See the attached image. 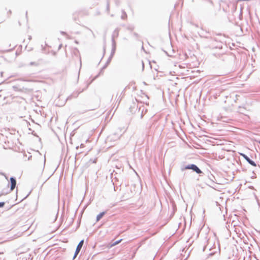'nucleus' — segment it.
Listing matches in <instances>:
<instances>
[{
  "label": "nucleus",
  "mask_w": 260,
  "mask_h": 260,
  "mask_svg": "<svg viewBox=\"0 0 260 260\" xmlns=\"http://www.w3.org/2000/svg\"><path fill=\"white\" fill-rule=\"evenodd\" d=\"M185 169H191L193 171L196 172L198 174H201L202 173V171L195 165L192 164L188 165L185 167Z\"/></svg>",
  "instance_id": "obj_1"
},
{
  "label": "nucleus",
  "mask_w": 260,
  "mask_h": 260,
  "mask_svg": "<svg viewBox=\"0 0 260 260\" xmlns=\"http://www.w3.org/2000/svg\"><path fill=\"white\" fill-rule=\"evenodd\" d=\"M83 243H84V240H82V241H81L78 244V245H77V247L76 248V251H75V255H74V258H75L77 255L78 254L79 252H80L83 245Z\"/></svg>",
  "instance_id": "obj_2"
},
{
  "label": "nucleus",
  "mask_w": 260,
  "mask_h": 260,
  "mask_svg": "<svg viewBox=\"0 0 260 260\" xmlns=\"http://www.w3.org/2000/svg\"><path fill=\"white\" fill-rule=\"evenodd\" d=\"M11 182V190L12 191L15 187L16 185V181L14 178H10Z\"/></svg>",
  "instance_id": "obj_3"
},
{
  "label": "nucleus",
  "mask_w": 260,
  "mask_h": 260,
  "mask_svg": "<svg viewBox=\"0 0 260 260\" xmlns=\"http://www.w3.org/2000/svg\"><path fill=\"white\" fill-rule=\"evenodd\" d=\"M241 155L244 157L247 160V161L249 162V163L250 164H251V165H252L253 166H256V165L254 163V161H253L252 160H250L249 159V158H248L246 155L244 154H241Z\"/></svg>",
  "instance_id": "obj_4"
},
{
  "label": "nucleus",
  "mask_w": 260,
  "mask_h": 260,
  "mask_svg": "<svg viewBox=\"0 0 260 260\" xmlns=\"http://www.w3.org/2000/svg\"><path fill=\"white\" fill-rule=\"evenodd\" d=\"M105 213L104 212H103L100 213L99 215H98V216L96 217V221L100 220L102 218V217L104 215Z\"/></svg>",
  "instance_id": "obj_5"
},
{
  "label": "nucleus",
  "mask_w": 260,
  "mask_h": 260,
  "mask_svg": "<svg viewBox=\"0 0 260 260\" xmlns=\"http://www.w3.org/2000/svg\"><path fill=\"white\" fill-rule=\"evenodd\" d=\"M122 241V239H120L116 242H115L114 243L112 244L111 245V247L112 246H115L118 244H119L121 241Z\"/></svg>",
  "instance_id": "obj_6"
},
{
  "label": "nucleus",
  "mask_w": 260,
  "mask_h": 260,
  "mask_svg": "<svg viewBox=\"0 0 260 260\" xmlns=\"http://www.w3.org/2000/svg\"><path fill=\"white\" fill-rule=\"evenodd\" d=\"M5 205V202H0V208H2Z\"/></svg>",
  "instance_id": "obj_7"
},
{
  "label": "nucleus",
  "mask_w": 260,
  "mask_h": 260,
  "mask_svg": "<svg viewBox=\"0 0 260 260\" xmlns=\"http://www.w3.org/2000/svg\"><path fill=\"white\" fill-rule=\"evenodd\" d=\"M226 150H227L228 151H230V150H228V149H226Z\"/></svg>",
  "instance_id": "obj_8"
},
{
  "label": "nucleus",
  "mask_w": 260,
  "mask_h": 260,
  "mask_svg": "<svg viewBox=\"0 0 260 260\" xmlns=\"http://www.w3.org/2000/svg\"><path fill=\"white\" fill-rule=\"evenodd\" d=\"M259 143H260V142Z\"/></svg>",
  "instance_id": "obj_9"
}]
</instances>
